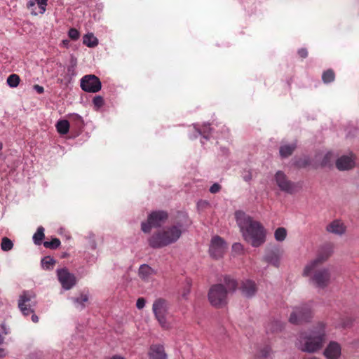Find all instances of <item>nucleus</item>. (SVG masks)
<instances>
[{
    "label": "nucleus",
    "mask_w": 359,
    "mask_h": 359,
    "mask_svg": "<svg viewBox=\"0 0 359 359\" xmlns=\"http://www.w3.org/2000/svg\"><path fill=\"white\" fill-rule=\"evenodd\" d=\"M187 223V216L179 212L171 224L154 232L148 238L149 245L154 249H159L176 243L186 231Z\"/></svg>",
    "instance_id": "obj_1"
},
{
    "label": "nucleus",
    "mask_w": 359,
    "mask_h": 359,
    "mask_svg": "<svg viewBox=\"0 0 359 359\" xmlns=\"http://www.w3.org/2000/svg\"><path fill=\"white\" fill-rule=\"evenodd\" d=\"M236 223L244 239L253 247H259L265 242V231L263 226L257 221L241 210L235 212Z\"/></svg>",
    "instance_id": "obj_2"
},
{
    "label": "nucleus",
    "mask_w": 359,
    "mask_h": 359,
    "mask_svg": "<svg viewBox=\"0 0 359 359\" xmlns=\"http://www.w3.org/2000/svg\"><path fill=\"white\" fill-rule=\"evenodd\" d=\"M324 261L323 256L317 257L306 264L302 272V276L309 278L310 284L320 289L329 285L331 277L329 269L321 267Z\"/></svg>",
    "instance_id": "obj_3"
},
{
    "label": "nucleus",
    "mask_w": 359,
    "mask_h": 359,
    "mask_svg": "<svg viewBox=\"0 0 359 359\" xmlns=\"http://www.w3.org/2000/svg\"><path fill=\"white\" fill-rule=\"evenodd\" d=\"M238 287L236 280L229 276L224 278L223 283L212 285L208 292V299L211 305L222 307L227 304L229 294L233 293Z\"/></svg>",
    "instance_id": "obj_4"
},
{
    "label": "nucleus",
    "mask_w": 359,
    "mask_h": 359,
    "mask_svg": "<svg viewBox=\"0 0 359 359\" xmlns=\"http://www.w3.org/2000/svg\"><path fill=\"white\" fill-rule=\"evenodd\" d=\"M325 338V327L322 323L309 332H304L299 334L298 348L303 352L314 353L321 348Z\"/></svg>",
    "instance_id": "obj_5"
},
{
    "label": "nucleus",
    "mask_w": 359,
    "mask_h": 359,
    "mask_svg": "<svg viewBox=\"0 0 359 359\" xmlns=\"http://www.w3.org/2000/svg\"><path fill=\"white\" fill-rule=\"evenodd\" d=\"M152 311L160 326L164 330L172 327L168 312V302L162 298L156 299L152 305Z\"/></svg>",
    "instance_id": "obj_6"
},
{
    "label": "nucleus",
    "mask_w": 359,
    "mask_h": 359,
    "mask_svg": "<svg viewBox=\"0 0 359 359\" xmlns=\"http://www.w3.org/2000/svg\"><path fill=\"white\" fill-rule=\"evenodd\" d=\"M165 211L157 210L151 212L146 222L141 223V229L144 233H149L152 227L161 226L168 219Z\"/></svg>",
    "instance_id": "obj_7"
},
{
    "label": "nucleus",
    "mask_w": 359,
    "mask_h": 359,
    "mask_svg": "<svg viewBox=\"0 0 359 359\" xmlns=\"http://www.w3.org/2000/svg\"><path fill=\"white\" fill-rule=\"evenodd\" d=\"M35 294L31 291H23L20 295L18 306L22 313L27 316L34 312Z\"/></svg>",
    "instance_id": "obj_8"
},
{
    "label": "nucleus",
    "mask_w": 359,
    "mask_h": 359,
    "mask_svg": "<svg viewBox=\"0 0 359 359\" xmlns=\"http://www.w3.org/2000/svg\"><path fill=\"white\" fill-rule=\"evenodd\" d=\"M311 318L312 311L311 307L307 304H303L294 309L289 321L292 324L298 325L309 321Z\"/></svg>",
    "instance_id": "obj_9"
},
{
    "label": "nucleus",
    "mask_w": 359,
    "mask_h": 359,
    "mask_svg": "<svg viewBox=\"0 0 359 359\" xmlns=\"http://www.w3.org/2000/svg\"><path fill=\"white\" fill-rule=\"evenodd\" d=\"M274 180L280 191L288 194H293L297 191V184L290 180L284 172L277 171L274 175Z\"/></svg>",
    "instance_id": "obj_10"
},
{
    "label": "nucleus",
    "mask_w": 359,
    "mask_h": 359,
    "mask_svg": "<svg viewBox=\"0 0 359 359\" xmlns=\"http://www.w3.org/2000/svg\"><path fill=\"white\" fill-rule=\"evenodd\" d=\"M80 86L85 92L97 93L101 90L102 83L95 75L88 74L81 78Z\"/></svg>",
    "instance_id": "obj_11"
},
{
    "label": "nucleus",
    "mask_w": 359,
    "mask_h": 359,
    "mask_svg": "<svg viewBox=\"0 0 359 359\" xmlns=\"http://www.w3.org/2000/svg\"><path fill=\"white\" fill-rule=\"evenodd\" d=\"M227 250L226 242L221 237L216 236L212 238L209 252L212 257L219 259L223 257Z\"/></svg>",
    "instance_id": "obj_12"
},
{
    "label": "nucleus",
    "mask_w": 359,
    "mask_h": 359,
    "mask_svg": "<svg viewBox=\"0 0 359 359\" xmlns=\"http://www.w3.org/2000/svg\"><path fill=\"white\" fill-rule=\"evenodd\" d=\"M56 273L57 279L64 290H69L76 284V276L70 273L67 268L57 269Z\"/></svg>",
    "instance_id": "obj_13"
},
{
    "label": "nucleus",
    "mask_w": 359,
    "mask_h": 359,
    "mask_svg": "<svg viewBox=\"0 0 359 359\" xmlns=\"http://www.w3.org/2000/svg\"><path fill=\"white\" fill-rule=\"evenodd\" d=\"M194 132L189 135L190 139H196L199 135L202 137V140L201 142L202 144H204L205 140H208L210 138L211 133L212 132V128L210 127V124L209 123H204L202 127L200 126L198 123L194 124Z\"/></svg>",
    "instance_id": "obj_14"
},
{
    "label": "nucleus",
    "mask_w": 359,
    "mask_h": 359,
    "mask_svg": "<svg viewBox=\"0 0 359 359\" xmlns=\"http://www.w3.org/2000/svg\"><path fill=\"white\" fill-rule=\"evenodd\" d=\"M355 156L352 152L341 155L338 157V170H348L353 168L355 165Z\"/></svg>",
    "instance_id": "obj_15"
},
{
    "label": "nucleus",
    "mask_w": 359,
    "mask_h": 359,
    "mask_svg": "<svg viewBox=\"0 0 359 359\" xmlns=\"http://www.w3.org/2000/svg\"><path fill=\"white\" fill-rule=\"evenodd\" d=\"M282 255L283 251L278 247H274L266 251L264 259L267 263L278 267Z\"/></svg>",
    "instance_id": "obj_16"
},
{
    "label": "nucleus",
    "mask_w": 359,
    "mask_h": 359,
    "mask_svg": "<svg viewBox=\"0 0 359 359\" xmlns=\"http://www.w3.org/2000/svg\"><path fill=\"white\" fill-rule=\"evenodd\" d=\"M240 290L244 297L251 298L255 295L257 287L255 281L246 279L242 281Z\"/></svg>",
    "instance_id": "obj_17"
},
{
    "label": "nucleus",
    "mask_w": 359,
    "mask_h": 359,
    "mask_svg": "<svg viewBox=\"0 0 359 359\" xmlns=\"http://www.w3.org/2000/svg\"><path fill=\"white\" fill-rule=\"evenodd\" d=\"M149 356L151 359H166L167 355L164 348L161 344L152 345L150 348Z\"/></svg>",
    "instance_id": "obj_18"
},
{
    "label": "nucleus",
    "mask_w": 359,
    "mask_h": 359,
    "mask_svg": "<svg viewBox=\"0 0 359 359\" xmlns=\"http://www.w3.org/2000/svg\"><path fill=\"white\" fill-rule=\"evenodd\" d=\"M332 156L333 154L330 151H327L325 154L320 152L315 156L316 163L317 164V163L320 161L319 164L322 167L330 166Z\"/></svg>",
    "instance_id": "obj_19"
},
{
    "label": "nucleus",
    "mask_w": 359,
    "mask_h": 359,
    "mask_svg": "<svg viewBox=\"0 0 359 359\" xmlns=\"http://www.w3.org/2000/svg\"><path fill=\"white\" fill-rule=\"evenodd\" d=\"M297 148V143L283 144L280 147L279 154L282 158H285L291 156Z\"/></svg>",
    "instance_id": "obj_20"
},
{
    "label": "nucleus",
    "mask_w": 359,
    "mask_h": 359,
    "mask_svg": "<svg viewBox=\"0 0 359 359\" xmlns=\"http://www.w3.org/2000/svg\"><path fill=\"white\" fill-rule=\"evenodd\" d=\"M70 299L76 309L81 310L85 307V303L88 301V296L82 293L79 297H71Z\"/></svg>",
    "instance_id": "obj_21"
},
{
    "label": "nucleus",
    "mask_w": 359,
    "mask_h": 359,
    "mask_svg": "<svg viewBox=\"0 0 359 359\" xmlns=\"http://www.w3.org/2000/svg\"><path fill=\"white\" fill-rule=\"evenodd\" d=\"M284 327L283 322L280 320H273L269 322L266 327V330L267 332H277L281 331Z\"/></svg>",
    "instance_id": "obj_22"
},
{
    "label": "nucleus",
    "mask_w": 359,
    "mask_h": 359,
    "mask_svg": "<svg viewBox=\"0 0 359 359\" xmlns=\"http://www.w3.org/2000/svg\"><path fill=\"white\" fill-rule=\"evenodd\" d=\"M327 359H337V342L331 341L324 351Z\"/></svg>",
    "instance_id": "obj_23"
},
{
    "label": "nucleus",
    "mask_w": 359,
    "mask_h": 359,
    "mask_svg": "<svg viewBox=\"0 0 359 359\" xmlns=\"http://www.w3.org/2000/svg\"><path fill=\"white\" fill-rule=\"evenodd\" d=\"M83 43L89 48H94L98 44V39L93 33H88L83 36Z\"/></svg>",
    "instance_id": "obj_24"
},
{
    "label": "nucleus",
    "mask_w": 359,
    "mask_h": 359,
    "mask_svg": "<svg viewBox=\"0 0 359 359\" xmlns=\"http://www.w3.org/2000/svg\"><path fill=\"white\" fill-rule=\"evenodd\" d=\"M154 273V270L147 264H142L139 269V276L143 280H148Z\"/></svg>",
    "instance_id": "obj_25"
},
{
    "label": "nucleus",
    "mask_w": 359,
    "mask_h": 359,
    "mask_svg": "<svg viewBox=\"0 0 359 359\" xmlns=\"http://www.w3.org/2000/svg\"><path fill=\"white\" fill-rule=\"evenodd\" d=\"M294 165L299 168H304L309 165H312L313 168H317L318 166L316 163L313 165L311 159L308 156H304L295 160Z\"/></svg>",
    "instance_id": "obj_26"
},
{
    "label": "nucleus",
    "mask_w": 359,
    "mask_h": 359,
    "mask_svg": "<svg viewBox=\"0 0 359 359\" xmlns=\"http://www.w3.org/2000/svg\"><path fill=\"white\" fill-rule=\"evenodd\" d=\"M55 263V259L50 256H46L41 261V267L45 270L53 269Z\"/></svg>",
    "instance_id": "obj_27"
},
{
    "label": "nucleus",
    "mask_w": 359,
    "mask_h": 359,
    "mask_svg": "<svg viewBox=\"0 0 359 359\" xmlns=\"http://www.w3.org/2000/svg\"><path fill=\"white\" fill-rule=\"evenodd\" d=\"M57 132L61 135H66L69 130V123L67 120H60L56 123Z\"/></svg>",
    "instance_id": "obj_28"
},
{
    "label": "nucleus",
    "mask_w": 359,
    "mask_h": 359,
    "mask_svg": "<svg viewBox=\"0 0 359 359\" xmlns=\"http://www.w3.org/2000/svg\"><path fill=\"white\" fill-rule=\"evenodd\" d=\"M44 228L43 226H39L35 233L33 235L32 239L35 245H41L42 241L45 237Z\"/></svg>",
    "instance_id": "obj_29"
},
{
    "label": "nucleus",
    "mask_w": 359,
    "mask_h": 359,
    "mask_svg": "<svg viewBox=\"0 0 359 359\" xmlns=\"http://www.w3.org/2000/svg\"><path fill=\"white\" fill-rule=\"evenodd\" d=\"M335 74L333 70L327 69L322 74V80L325 83H329L334 81Z\"/></svg>",
    "instance_id": "obj_30"
},
{
    "label": "nucleus",
    "mask_w": 359,
    "mask_h": 359,
    "mask_svg": "<svg viewBox=\"0 0 359 359\" xmlns=\"http://www.w3.org/2000/svg\"><path fill=\"white\" fill-rule=\"evenodd\" d=\"M287 236V231L283 227L278 228L274 233V237L277 241H283Z\"/></svg>",
    "instance_id": "obj_31"
},
{
    "label": "nucleus",
    "mask_w": 359,
    "mask_h": 359,
    "mask_svg": "<svg viewBox=\"0 0 359 359\" xmlns=\"http://www.w3.org/2000/svg\"><path fill=\"white\" fill-rule=\"evenodd\" d=\"M20 77L15 74H11L7 79V84L11 88H15L20 83Z\"/></svg>",
    "instance_id": "obj_32"
},
{
    "label": "nucleus",
    "mask_w": 359,
    "mask_h": 359,
    "mask_svg": "<svg viewBox=\"0 0 359 359\" xmlns=\"http://www.w3.org/2000/svg\"><path fill=\"white\" fill-rule=\"evenodd\" d=\"M13 248V243L11 239L4 237L1 243V248L3 251L7 252Z\"/></svg>",
    "instance_id": "obj_33"
},
{
    "label": "nucleus",
    "mask_w": 359,
    "mask_h": 359,
    "mask_svg": "<svg viewBox=\"0 0 359 359\" xmlns=\"http://www.w3.org/2000/svg\"><path fill=\"white\" fill-rule=\"evenodd\" d=\"M60 241L58 238H54L50 241L43 242V244L46 248L56 249L60 245Z\"/></svg>",
    "instance_id": "obj_34"
},
{
    "label": "nucleus",
    "mask_w": 359,
    "mask_h": 359,
    "mask_svg": "<svg viewBox=\"0 0 359 359\" xmlns=\"http://www.w3.org/2000/svg\"><path fill=\"white\" fill-rule=\"evenodd\" d=\"M69 118L72 121L75 122L77 127H81L83 124L82 117L78 114H69Z\"/></svg>",
    "instance_id": "obj_35"
},
{
    "label": "nucleus",
    "mask_w": 359,
    "mask_h": 359,
    "mask_svg": "<svg viewBox=\"0 0 359 359\" xmlns=\"http://www.w3.org/2000/svg\"><path fill=\"white\" fill-rule=\"evenodd\" d=\"M353 323V319L352 317L348 316L346 317L345 319H342L340 322V323H338V327L341 326L343 328H348L350 327Z\"/></svg>",
    "instance_id": "obj_36"
},
{
    "label": "nucleus",
    "mask_w": 359,
    "mask_h": 359,
    "mask_svg": "<svg viewBox=\"0 0 359 359\" xmlns=\"http://www.w3.org/2000/svg\"><path fill=\"white\" fill-rule=\"evenodd\" d=\"M97 255L87 253L85 256V260L88 265H93L97 262Z\"/></svg>",
    "instance_id": "obj_37"
},
{
    "label": "nucleus",
    "mask_w": 359,
    "mask_h": 359,
    "mask_svg": "<svg viewBox=\"0 0 359 359\" xmlns=\"http://www.w3.org/2000/svg\"><path fill=\"white\" fill-rule=\"evenodd\" d=\"M68 36L71 39L76 41L79 38L80 34L76 29L71 28L68 32Z\"/></svg>",
    "instance_id": "obj_38"
},
{
    "label": "nucleus",
    "mask_w": 359,
    "mask_h": 359,
    "mask_svg": "<svg viewBox=\"0 0 359 359\" xmlns=\"http://www.w3.org/2000/svg\"><path fill=\"white\" fill-rule=\"evenodd\" d=\"M48 0H36V4L39 6V13L43 14L46 11V8L47 6Z\"/></svg>",
    "instance_id": "obj_39"
},
{
    "label": "nucleus",
    "mask_w": 359,
    "mask_h": 359,
    "mask_svg": "<svg viewBox=\"0 0 359 359\" xmlns=\"http://www.w3.org/2000/svg\"><path fill=\"white\" fill-rule=\"evenodd\" d=\"M93 103L95 107L100 108L104 104L103 97L100 95L95 96L93 100Z\"/></svg>",
    "instance_id": "obj_40"
},
{
    "label": "nucleus",
    "mask_w": 359,
    "mask_h": 359,
    "mask_svg": "<svg viewBox=\"0 0 359 359\" xmlns=\"http://www.w3.org/2000/svg\"><path fill=\"white\" fill-rule=\"evenodd\" d=\"M242 177L244 181L250 182L252 178L251 171L250 170H244L242 172Z\"/></svg>",
    "instance_id": "obj_41"
},
{
    "label": "nucleus",
    "mask_w": 359,
    "mask_h": 359,
    "mask_svg": "<svg viewBox=\"0 0 359 359\" xmlns=\"http://www.w3.org/2000/svg\"><path fill=\"white\" fill-rule=\"evenodd\" d=\"M271 348L268 346H264L261 351H260V357L266 358L270 353H271Z\"/></svg>",
    "instance_id": "obj_42"
},
{
    "label": "nucleus",
    "mask_w": 359,
    "mask_h": 359,
    "mask_svg": "<svg viewBox=\"0 0 359 359\" xmlns=\"http://www.w3.org/2000/svg\"><path fill=\"white\" fill-rule=\"evenodd\" d=\"M327 230L329 232L337 233V220L332 221V222L327 226Z\"/></svg>",
    "instance_id": "obj_43"
},
{
    "label": "nucleus",
    "mask_w": 359,
    "mask_h": 359,
    "mask_svg": "<svg viewBox=\"0 0 359 359\" xmlns=\"http://www.w3.org/2000/svg\"><path fill=\"white\" fill-rule=\"evenodd\" d=\"M221 189V186L218 183H214L210 187V192L212 194H216L219 192Z\"/></svg>",
    "instance_id": "obj_44"
},
{
    "label": "nucleus",
    "mask_w": 359,
    "mask_h": 359,
    "mask_svg": "<svg viewBox=\"0 0 359 359\" xmlns=\"http://www.w3.org/2000/svg\"><path fill=\"white\" fill-rule=\"evenodd\" d=\"M243 245L239 243H235L232 245V250L235 252L240 253L241 252L243 251Z\"/></svg>",
    "instance_id": "obj_45"
},
{
    "label": "nucleus",
    "mask_w": 359,
    "mask_h": 359,
    "mask_svg": "<svg viewBox=\"0 0 359 359\" xmlns=\"http://www.w3.org/2000/svg\"><path fill=\"white\" fill-rule=\"evenodd\" d=\"M145 299L142 297L138 298L136 302V306L138 309H142L145 306Z\"/></svg>",
    "instance_id": "obj_46"
},
{
    "label": "nucleus",
    "mask_w": 359,
    "mask_h": 359,
    "mask_svg": "<svg viewBox=\"0 0 359 359\" xmlns=\"http://www.w3.org/2000/svg\"><path fill=\"white\" fill-rule=\"evenodd\" d=\"M346 231V226L338 220V235H341Z\"/></svg>",
    "instance_id": "obj_47"
},
{
    "label": "nucleus",
    "mask_w": 359,
    "mask_h": 359,
    "mask_svg": "<svg viewBox=\"0 0 359 359\" xmlns=\"http://www.w3.org/2000/svg\"><path fill=\"white\" fill-rule=\"evenodd\" d=\"M298 54L301 57L305 58L308 56V51L306 48H300L298 50Z\"/></svg>",
    "instance_id": "obj_48"
},
{
    "label": "nucleus",
    "mask_w": 359,
    "mask_h": 359,
    "mask_svg": "<svg viewBox=\"0 0 359 359\" xmlns=\"http://www.w3.org/2000/svg\"><path fill=\"white\" fill-rule=\"evenodd\" d=\"M190 287H191V285L189 283H187V287L184 289V291L182 293V297L184 298H187V295L189 294V292H190Z\"/></svg>",
    "instance_id": "obj_49"
},
{
    "label": "nucleus",
    "mask_w": 359,
    "mask_h": 359,
    "mask_svg": "<svg viewBox=\"0 0 359 359\" xmlns=\"http://www.w3.org/2000/svg\"><path fill=\"white\" fill-rule=\"evenodd\" d=\"M33 88L39 94H41L44 92L43 87L39 85H34Z\"/></svg>",
    "instance_id": "obj_50"
},
{
    "label": "nucleus",
    "mask_w": 359,
    "mask_h": 359,
    "mask_svg": "<svg viewBox=\"0 0 359 359\" xmlns=\"http://www.w3.org/2000/svg\"><path fill=\"white\" fill-rule=\"evenodd\" d=\"M8 354V351L6 349L4 348H0V359L5 358Z\"/></svg>",
    "instance_id": "obj_51"
},
{
    "label": "nucleus",
    "mask_w": 359,
    "mask_h": 359,
    "mask_svg": "<svg viewBox=\"0 0 359 359\" xmlns=\"http://www.w3.org/2000/svg\"><path fill=\"white\" fill-rule=\"evenodd\" d=\"M32 322H34V323H38V321H39V317H38L36 314L33 313V314L32 315Z\"/></svg>",
    "instance_id": "obj_52"
},
{
    "label": "nucleus",
    "mask_w": 359,
    "mask_h": 359,
    "mask_svg": "<svg viewBox=\"0 0 359 359\" xmlns=\"http://www.w3.org/2000/svg\"><path fill=\"white\" fill-rule=\"evenodd\" d=\"M90 246L92 250H95L97 248L96 243L94 241H92L90 243Z\"/></svg>",
    "instance_id": "obj_53"
},
{
    "label": "nucleus",
    "mask_w": 359,
    "mask_h": 359,
    "mask_svg": "<svg viewBox=\"0 0 359 359\" xmlns=\"http://www.w3.org/2000/svg\"><path fill=\"white\" fill-rule=\"evenodd\" d=\"M35 5H36V3H35L34 1H29L27 3V7H28V8L35 6Z\"/></svg>",
    "instance_id": "obj_54"
},
{
    "label": "nucleus",
    "mask_w": 359,
    "mask_h": 359,
    "mask_svg": "<svg viewBox=\"0 0 359 359\" xmlns=\"http://www.w3.org/2000/svg\"><path fill=\"white\" fill-rule=\"evenodd\" d=\"M111 359H124V358L119 355H114Z\"/></svg>",
    "instance_id": "obj_55"
},
{
    "label": "nucleus",
    "mask_w": 359,
    "mask_h": 359,
    "mask_svg": "<svg viewBox=\"0 0 359 359\" xmlns=\"http://www.w3.org/2000/svg\"><path fill=\"white\" fill-rule=\"evenodd\" d=\"M337 353H338V358L339 357L340 354H341V347L339 346V345L338 344V351H337Z\"/></svg>",
    "instance_id": "obj_56"
},
{
    "label": "nucleus",
    "mask_w": 359,
    "mask_h": 359,
    "mask_svg": "<svg viewBox=\"0 0 359 359\" xmlns=\"http://www.w3.org/2000/svg\"><path fill=\"white\" fill-rule=\"evenodd\" d=\"M73 67H68V72H71V71H73Z\"/></svg>",
    "instance_id": "obj_57"
},
{
    "label": "nucleus",
    "mask_w": 359,
    "mask_h": 359,
    "mask_svg": "<svg viewBox=\"0 0 359 359\" xmlns=\"http://www.w3.org/2000/svg\"><path fill=\"white\" fill-rule=\"evenodd\" d=\"M305 359H318V358L316 357H311V358H305Z\"/></svg>",
    "instance_id": "obj_58"
},
{
    "label": "nucleus",
    "mask_w": 359,
    "mask_h": 359,
    "mask_svg": "<svg viewBox=\"0 0 359 359\" xmlns=\"http://www.w3.org/2000/svg\"><path fill=\"white\" fill-rule=\"evenodd\" d=\"M2 148H3V144L1 142H0V151L2 149Z\"/></svg>",
    "instance_id": "obj_59"
},
{
    "label": "nucleus",
    "mask_w": 359,
    "mask_h": 359,
    "mask_svg": "<svg viewBox=\"0 0 359 359\" xmlns=\"http://www.w3.org/2000/svg\"><path fill=\"white\" fill-rule=\"evenodd\" d=\"M32 15H37V13H36V12H33V11H32Z\"/></svg>",
    "instance_id": "obj_60"
}]
</instances>
